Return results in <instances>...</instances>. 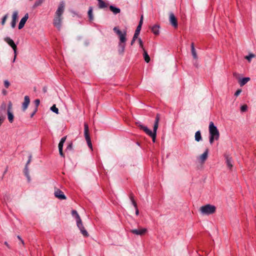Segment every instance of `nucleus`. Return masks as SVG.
I'll list each match as a JSON object with an SVG mask.
<instances>
[{
    "label": "nucleus",
    "mask_w": 256,
    "mask_h": 256,
    "mask_svg": "<svg viewBox=\"0 0 256 256\" xmlns=\"http://www.w3.org/2000/svg\"><path fill=\"white\" fill-rule=\"evenodd\" d=\"M160 120V114H157L156 118V120L154 126L153 132L149 130L146 126L138 122V126L142 130H143L148 135L150 136L154 142H155L156 136V131L158 126V122Z\"/></svg>",
    "instance_id": "obj_1"
},
{
    "label": "nucleus",
    "mask_w": 256,
    "mask_h": 256,
    "mask_svg": "<svg viewBox=\"0 0 256 256\" xmlns=\"http://www.w3.org/2000/svg\"><path fill=\"white\" fill-rule=\"evenodd\" d=\"M64 2H60L56 12L54 19V25L58 29L61 27L62 20V15L64 10Z\"/></svg>",
    "instance_id": "obj_2"
},
{
    "label": "nucleus",
    "mask_w": 256,
    "mask_h": 256,
    "mask_svg": "<svg viewBox=\"0 0 256 256\" xmlns=\"http://www.w3.org/2000/svg\"><path fill=\"white\" fill-rule=\"evenodd\" d=\"M208 130L210 132V143L212 144L214 140H218L220 137V132L213 122L210 123Z\"/></svg>",
    "instance_id": "obj_3"
},
{
    "label": "nucleus",
    "mask_w": 256,
    "mask_h": 256,
    "mask_svg": "<svg viewBox=\"0 0 256 256\" xmlns=\"http://www.w3.org/2000/svg\"><path fill=\"white\" fill-rule=\"evenodd\" d=\"M72 214L73 216H74L76 220V224L79 230H80L82 234L84 237H88L89 236L88 233L84 228V227L83 226L82 223V221L81 218L77 212L75 210H72Z\"/></svg>",
    "instance_id": "obj_4"
},
{
    "label": "nucleus",
    "mask_w": 256,
    "mask_h": 256,
    "mask_svg": "<svg viewBox=\"0 0 256 256\" xmlns=\"http://www.w3.org/2000/svg\"><path fill=\"white\" fill-rule=\"evenodd\" d=\"M114 30L115 32L119 36L120 42L119 44V46L121 48V52L122 53L124 52V48H125V44L126 40V32L124 31V32H122L120 31L117 27H114Z\"/></svg>",
    "instance_id": "obj_5"
},
{
    "label": "nucleus",
    "mask_w": 256,
    "mask_h": 256,
    "mask_svg": "<svg viewBox=\"0 0 256 256\" xmlns=\"http://www.w3.org/2000/svg\"><path fill=\"white\" fill-rule=\"evenodd\" d=\"M216 211V207L210 204H207L201 206L200 212L203 215H210L214 214Z\"/></svg>",
    "instance_id": "obj_6"
},
{
    "label": "nucleus",
    "mask_w": 256,
    "mask_h": 256,
    "mask_svg": "<svg viewBox=\"0 0 256 256\" xmlns=\"http://www.w3.org/2000/svg\"><path fill=\"white\" fill-rule=\"evenodd\" d=\"M4 40L10 46L12 47V48L13 49L14 52V58L12 60V62H15L16 55H17V47L16 45L14 44V40L11 39L10 37H6L4 38Z\"/></svg>",
    "instance_id": "obj_7"
},
{
    "label": "nucleus",
    "mask_w": 256,
    "mask_h": 256,
    "mask_svg": "<svg viewBox=\"0 0 256 256\" xmlns=\"http://www.w3.org/2000/svg\"><path fill=\"white\" fill-rule=\"evenodd\" d=\"M89 130L88 126L86 123L84 124V136L85 139L88 145V147L90 148L91 150H92V144L90 140V138L89 135Z\"/></svg>",
    "instance_id": "obj_8"
},
{
    "label": "nucleus",
    "mask_w": 256,
    "mask_h": 256,
    "mask_svg": "<svg viewBox=\"0 0 256 256\" xmlns=\"http://www.w3.org/2000/svg\"><path fill=\"white\" fill-rule=\"evenodd\" d=\"M208 149L206 148L202 154L198 156L197 160H198V162L201 164H203L205 162L208 158Z\"/></svg>",
    "instance_id": "obj_9"
},
{
    "label": "nucleus",
    "mask_w": 256,
    "mask_h": 256,
    "mask_svg": "<svg viewBox=\"0 0 256 256\" xmlns=\"http://www.w3.org/2000/svg\"><path fill=\"white\" fill-rule=\"evenodd\" d=\"M147 231V228H139L138 229H133L130 230V232L138 236L144 235L146 233Z\"/></svg>",
    "instance_id": "obj_10"
},
{
    "label": "nucleus",
    "mask_w": 256,
    "mask_h": 256,
    "mask_svg": "<svg viewBox=\"0 0 256 256\" xmlns=\"http://www.w3.org/2000/svg\"><path fill=\"white\" fill-rule=\"evenodd\" d=\"M54 196L60 200H66V196L64 192L58 188H55L54 192Z\"/></svg>",
    "instance_id": "obj_11"
},
{
    "label": "nucleus",
    "mask_w": 256,
    "mask_h": 256,
    "mask_svg": "<svg viewBox=\"0 0 256 256\" xmlns=\"http://www.w3.org/2000/svg\"><path fill=\"white\" fill-rule=\"evenodd\" d=\"M169 20L170 24L174 27H178V22L176 17L172 12L170 14Z\"/></svg>",
    "instance_id": "obj_12"
},
{
    "label": "nucleus",
    "mask_w": 256,
    "mask_h": 256,
    "mask_svg": "<svg viewBox=\"0 0 256 256\" xmlns=\"http://www.w3.org/2000/svg\"><path fill=\"white\" fill-rule=\"evenodd\" d=\"M18 18V12L14 11L13 12L12 14V20L11 22V26L12 28H14Z\"/></svg>",
    "instance_id": "obj_13"
},
{
    "label": "nucleus",
    "mask_w": 256,
    "mask_h": 256,
    "mask_svg": "<svg viewBox=\"0 0 256 256\" xmlns=\"http://www.w3.org/2000/svg\"><path fill=\"white\" fill-rule=\"evenodd\" d=\"M28 18V14L26 13L24 16L20 20L18 24V29L20 30L24 28L26 22Z\"/></svg>",
    "instance_id": "obj_14"
},
{
    "label": "nucleus",
    "mask_w": 256,
    "mask_h": 256,
    "mask_svg": "<svg viewBox=\"0 0 256 256\" xmlns=\"http://www.w3.org/2000/svg\"><path fill=\"white\" fill-rule=\"evenodd\" d=\"M30 102V100L29 96H26L24 98V102L22 104V109L23 111H25L27 109Z\"/></svg>",
    "instance_id": "obj_15"
},
{
    "label": "nucleus",
    "mask_w": 256,
    "mask_h": 256,
    "mask_svg": "<svg viewBox=\"0 0 256 256\" xmlns=\"http://www.w3.org/2000/svg\"><path fill=\"white\" fill-rule=\"evenodd\" d=\"M250 80V78L248 77L244 78H238V82L240 85L242 86L246 84Z\"/></svg>",
    "instance_id": "obj_16"
},
{
    "label": "nucleus",
    "mask_w": 256,
    "mask_h": 256,
    "mask_svg": "<svg viewBox=\"0 0 256 256\" xmlns=\"http://www.w3.org/2000/svg\"><path fill=\"white\" fill-rule=\"evenodd\" d=\"M141 30L139 29V28H136V29L135 31V33L134 34V37L132 38V40L131 42V45H133V44H134L136 40L138 38L139 34H140V31Z\"/></svg>",
    "instance_id": "obj_17"
},
{
    "label": "nucleus",
    "mask_w": 256,
    "mask_h": 256,
    "mask_svg": "<svg viewBox=\"0 0 256 256\" xmlns=\"http://www.w3.org/2000/svg\"><path fill=\"white\" fill-rule=\"evenodd\" d=\"M191 50L194 58L195 60L198 59V56L193 43H192L191 44Z\"/></svg>",
    "instance_id": "obj_18"
},
{
    "label": "nucleus",
    "mask_w": 256,
    "mask_h": 256,
    "mask_svg": "<svg viewBox=\"0 0 256 256\" xmlns=\"http://www.w3.org/2000/svg\"><path fill=\"white\" fill-rule=\"evenodd\" d=\"M194 138H195V140L196 142H198L202 140V136H201V133H200V130L197 131L195 133Z\"/></svg>",
    "instance_id": "obj_19"
},
{
    "label": "nucleus",
    "mask_w": 256,
    "mask_h": 256,
    "mask_svg": "<svg viewBox=\"0 0 256 256\" xmlns=\"http://www.w3.org/2000/svg\"><path fill=\"white\" fill-rule=\"evenodd\" d=\"M110 9L114 14H118L120 12V10L119 8L114 7V6H110Z\"/></svg>",
    "instance_id": "obj_20"
},
{
    "label": "nucleus",
    "mask_w": 256,
    "mask_h": 256,
    "mask_svg": "<svg viewBox=\"0 0 256 256\" xmlns=\"http://www.w3.org/2000/svg\"><path fill=\"white\" fill-rule=\"evenodd\" d=\"M226 165H227L228 168L230 170H232L233 166H232V164L231 158H228V157H226Z\"/></svg>",
    "instance_id": "obj_21"
},
{
    "label": "nucleus",
    "mask_w": 256,
    "mask_h": 256,
    "mask_svg": "<svg viewBox=\"0 0 256 256\" xmlns=\"http://www.w3.org/2000/svg\"><path fill=\"white\" fill-rule=\"evenodd\" d=\"M8 118L9 122L12 123L14 121V115L12 112L8 110Z\"/></svg>",
    "instance_id": "obj_22"
},
{
    "label": "nucleus",
    "mask_w": 256,
    "mask_h": 256,
    "mask_svg": "<svg viewBox=\"0 0 256 256\" xmlns=\"http://www.w3.org/2000/svg\"><path fill=\"white\" fill-rule=\"evenodd\" d=\"M152 30L153 33L155 34H159V26L155 25L152 28Z\"/></svg>",
    "instance_id": "obj_23"
},
{
    "label": "nucleus",
    "mask_w": 256,
    "mask_h": 256,
    "mask_svg": "<svg viewBox=\"0 0 256 256\" xmlns=\"http://www.w3.org/2000/svg\"><path fill=\"white\" fill-rule=\"evenodd\" d=\"M143 50H144V60L146 62H148L150 61V58L148 52H146V51L144 49Z\"/></svg>",
    "instance_id": "obj_24"
},
{
    "label": "nucleus",
    "mask_w": 256,
    "mask_h": 256,
    "mask_svg": "<svg viewBox=\"0 0 256 256\" xmlns=\"http://www.w3.org/2000/svg\"><path fill=\"white\" fill-rule=\"evenodd\" d=\"M98 2V7L100 8H103L107 7L108 5L102 0H99Z\"/></svg>",
    "instance_id": "obj_25"
},
{
    "label": "nucleus",
    "mask_w": 256,
    "mask_h": 256,
    "mask_svg": "<svg viewBox=\"0 0 256 256\" xmlns=\"http://www.w3.org/2000/svg\"><path fill=\"white\" fill-rule=\"evenodd\" d=\"M30 157H31V156H30V158H29V160H28V162H27V164H26V168H25V171H24L25 174H26V177H27V178H28V181H30V176H29V175H28V164L30 162Z\"/></svg>",
    "instance_id": "obj_26"
},
{
    "label": "nucleus",
    "mask_w": 256,
    "mask_h": 256,
    "mask_svg": "<svg viewBox=\"0 0 256 256\" xmlns=\"http://www.w3.org/2000/svg\"><path fill=\"white\" fill-rule=\"evenodd\" d=\"M44 0H36V1L34 2V4L33 7H34V8H36V7H38V6H40V5L42 4V2H44Z\"/></svg>",
    "instance_id": "obj_27"
},
{
    "label": "nucleus",
    "mask_w": 256,
    "mask_h": 256,
    "mask_svg": "<svg viewBox=\"0 0 256 256\" xmlns=\"http://www.w3.org/2000/svg\"><path fill=\"white\" fill-rule=\"evenodd\" d=\"M255 57V54H254L250 53L248 56H245V58L249 62L251 61L252 58Z\"/></svg>",
    "instance_id": "obj_28"
},
{
    "label": "nucleus",
    "mask_w": 256,
    "mask_h": 256,
    "mask_svg": "<svg viewBox=\"0 0 256 256\" xmlns=\"http://www.w3.org/2000/svg\"><path fill=\"white\" fill-rule=\"evenodd\" d=\"M88 15L89 17V19L90 20H93V16H92V8H90L88 12Z\"/></svg>",
    "instance_id": "obj_29"
},
{
    "label": "nucleus",
    "mask_w": 256,
    "mask_h": 256,
    "mask_svg": "<svg viewBox=\"0 0 256 256\" xmlns=\"http://www.w3.org/2000/svg\"><path fill=\"white\" fill-rule=\"evenodd\" d=\"M50 110L56 114H58V110L56 107V104H54L51 108Z\"/></svg>",
    "instance_id": "obj_30"
},
{
    "label": "nucleus",
    "mask_w": 256,
    "mask_h": 256,
    "mask_svg": "<svg viewBox=\"0 0 256 256\" xmlns=\"http://www.w3.org/2000/svg\"><path fill=\"white\" fill-rule=\"evenodd\" d=\"M8 18V14H6V15L3 17V18H2V26H4V25L5 24L6 22V20H7Z\"/></svg>",
    "instance_id": "obj_31"
},
{
    "label": "nucleus",
    "mask_w": 256,
    "mask_h": 256,
    "mask_svg": "<svg viewBox=\"0 0 256 256\" xmlns=\"http://www.w3.org/2000/svg\"><path fill=\"white\" fill-rule=\"evenodd\" d=\"M130 200H131V202H132V204L134 206V208H136V207H138L137 206V204H136V202H135V200H134L133 197L132 196H131L130 197Z\"/></svg>",
    "instance_id": "obj_32"
},
{
    "label": "nucleus",
    "mask_w": 256,
    "mask_h": 256,
    "mask_svg": "<svg viewBox=\"0 0 256 256\" xmlns=\"http://www.w3.org/2000/svg\"><path fill=\"white\" fill-rule=\"evenodd\" d=\"M4 85L6 88H8L10 85V84L8 80H5L4 81Z\"/></svg>",
    "instance_id": "obj_33"
},
{
    "label": "nucleus",
    "mask_w": 256,
    "mask_h": 256,
    "mask_svg": "<svg viewBox=\"0 0 256 256\" xmlns=\"http://www.w3.org/2000/svg\"><path fill=\"white\" fill-rule=\"evenodd\" d=\"M248 106L246 105H243L241 106L240 110L242 112H245L247 110Z\"/></svg>",
    "instance_id": "obj_34"
},
{
    "label": "nucleus",
    "mask_w": 256,
    "mask_h": 256,
    "mask_svg": "<svg viewBox=\"0 0 256 256\" xmlns=\"http://www.w3.org/2000/svg\"><path fill=\"white\" fill-rule=\"evenodd\" d=\"M138 42L140 44V47L144 50V48L142 44V42L140 38H138Z\"/></svg>",
    "instance_id": "obj_35"
},
{
    "label": "nucleus",
    "mask_w": 256,
    "mask_h": 256,
    "mask_svg": "<svg viewBox=\"0 0 256 256\" xmlns=\"http://www.w3.org/2000/svg\"><path fill=\"white\" fill-rule=\"evenodd\" d=\"M34 102L36 106L38 107V105L40 104V100L38 99H36V100H34Z\"/></svg>",
    "instance_id": "obj_36"
},
{
    "label": "nucleus",
    "mask_w": 256,
    "mask_h": 256,
    "mask_svg": "<svg viewBox=\"0 0 256 256\" xmlns=\"http://www.w3.org/2000/svg\"><path fill=\"white\" fill-rule=\"evenodd\" d=\"M241 92H242L241 90H237L234 94V96H238L240 94Z\"/></svg>",
    "instance_id": "obj_37"
},
{
    "label": "nucleus",
    "mask_w": 256,
    "mask_h": 256,
    "mask_svg": "<svg viewBox=\"0 0 256 256\" xmlns=\"http://www.w3.org/2000/svg\"><path fill=\"white\" fill-rule=\"evenodd\" d=\"M142 22H143V20H140V21L139 22V24H138V26H137V28H139V29L141 30Z\"/></svg>",
    "instance_id": "obj_38"
},
{
    "label": "nucleus",
    "mask_w": 256,
    "mask_h": 256,
    "mask_svg": "<svg viewBox=\"0 0 256 256\" xmlns=\"http://www.w3.org/2000/svg\"><path fill=\"white\" fill-rule=\"evenodd\" d=\"M12 108V104L11 103V102H10L8 103V110H10L11 112Z\"/></svg>",
    "instance_id": "obj_39"
},
{
    "label": "nucleus",
    "mask_w": 256,
    "mask_h": 256,
    "mask_svg": "<svg viewBox=\"0 0 256 256\" xmlns=\"http://www.w3.org/2000/svg\"><path fill=\"white\" fill-rule=\"evenodd\" d=\"M64 143L60 142L58 144V149H62Z\"/></svg>",
    "instance_id": "obj_40"
},
{
    "label": "nucleus",
    "mask_w": 256,
    "mask_h": 256,
    "mask_svg": "<svg viewBox=\"0 0 256 256\" xmlns=\"http://www.w3.org/2000/svg\"><path fill=\"white\" fill-rule=\"evenodd\" d=\"M59 150V152H60V154L62 156H64V154L62 152V149H58Z\"/></svg>",
    "instance_id": "obj_41"
},
{
    "label": "nucleus",
    "mask_w": 256,
    "mask_h": 256,
    "mask_svg": "<svg viewBox=\"0 0 256 256\" xmlns=\"http://www.w3.org/2000/svg\"><path fill=\"white\" fill-rule=\"evenodd\" d=\"M234 76H235L238 80V78H240L238 77V73H236V72L234 73Z\"/></svg>",
    "instance_id": "obj_42"
},
{
    "label": "nucleus",
    "mask_w": 256,
    "mask_h": 256,
    "mask_svg": "<svg viewBox=\"0 0 256 256\" xmlns=\"http://www.w3.org/2000/svg\"><path fill=\"white\" fill-rule=\"evenodd\" d=\"M135 208V210H136V216H138L139 214V211H138V207H136V208Z\"/></svg>",
    "instance_id": "obj_43"
},
{
    "label": "nucleus",
    "mask_w": 256,
    "mask_h": 256,
    "mask_svg": "<svg viewBox=\"0 0 256 256\" xmlns=\"http://www.w3.org/2000/svg\"><path fill=\"white\" fill-rule=\"evenodd\" d=\"M66 137H64V138H62V139L60 140V142H62V143L64 144V142L66 141Z\"/></svg>",
    "instance_id": "obj_44"
},
{
    "label": "nucleus",
    "mask_w": 256,
    "mask_h": 256,
    "mask_svg": "<svg viewBox=\"0 0 256 256\" xmlns=\"http://www.w3.org/2000/svg\"><path fill=\"white\" fill-rule=\"evenodd\" d=\"M18 238L21 241L22 244L24 245V242L23 240L21 238L20 236H18Z\"/></svg>",
    "instance_id": "obj_45"
},
{
    "label": "nucleus",
    "mask_w": 256,
    "mask_h": 256,
    "mask_svg": "<svg viewBox=\"0 0 256 256\" xmlns=\"http://www.w3.org/2000/svg\"><path fill=\"white\" fill-rule=\"evenodd\" d=\"M4 244L6 246H8V248H10V246H9V245H8V244L7 242H4Z\"/></svg>",
    "instance_id": "obj_46"
},
{
    "label": "nucleus",
    "mask_w": 256,
    "mask_h": 256,
    "mask_svg": "<svg viewBox=\"0 0 256 256\" xmlns=\"http://www.w3.org/2000/svg\"><path fill=\"white\" fill-rule=\"evenodd\" d=\"M143 19H144V16H143V15H142L141 17H140V20H143Z\"/></svg>",
    "instance_id": "obj_47"
},
{
    "label": "nucleus",
    "mask_w": 256,
    "mask_h": 256,
    "mask_svg": "<svg viewBox=\"0 0 256 256\" xmlns=\"http://www.w3.org/2000/svg\"><path fill=\"white\" fill-rule=\"evenodd\" d=\"M35 114V112H33L32 114H31V117H32L34 116V114Z\"/></svg>",
    "instance_id": "obj_48"
},
{
    "label": "nucleus",
    "mask_w": 256,
    "mask_h": 256,
    "mask_svg": "<svg viewBox=\"0 0 256 256\" xmlns=\"http://www.w3.org/2000/svg\"><path fill=\"white\" fill-rule=\"evenodd\" d=\"M72 147V144H70L68 148H70Z\"/></svg>",
    "instance_id": "obj_49"
},
{
    "label": "nucleus",
    "mask_w": 256,
    "mask_h": 256,
    "mask_svg": "<svg viewBox=\"0 0 256 256\" xmlns=\"http://www.w3.org/2000/svg\"><path fill=\"white\" fill-rule=\"evenodd\" d=\"M72 147V144H70L68 148H70Z\"/></svg>",
    "instance_id": "obj_50"
},
{
    "label": "nucleus",
    "mask_w": 256,
    "mask_h": 256,
    "mask_svg": "<svg viewBox=\"0 0 256 256\" xmlns=\"http://www.w3.org/2000/svg\"><path fill=\"white\" fill-rule=\"evenodd\" d=\"M98 0V1L99 0Z\"/></svg>",
    "instance_id": "obj_51"
}]
</instances>
